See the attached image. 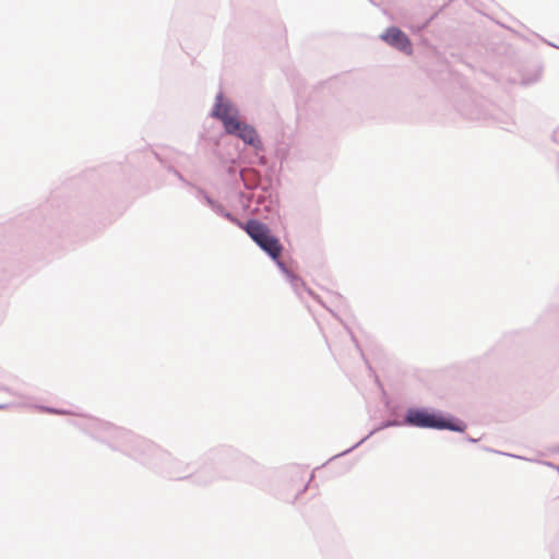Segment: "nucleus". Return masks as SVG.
<instances>
[{
  "label": "nucleus",
  "instance_id": "20e7f679",
  "mask_svg": "<svg viewBox=\"0 0 559 559\" xmlns=\"http://www.w3.org/2000/svg\"><path fill=\"white\" fill-rule=\"evenodd\" d=\"M212 116L219 119L225 128V131L229 133L240 122L238 111L228 102L224 100L222 94L216 96L215 106L212 111Z\"/></svg>",
  "mask_w": 559,
  "mask_h": 559
},
{
  "label": "nucleus",
  "instance_id": "f03ea898",
  "mask_svg": "<svg viewBox=\"0 0 559 559\" xmlns=\"http://www.w3.org/2000/svg\"><path fill=\"white\" fill-rule=\"evenodd\" d=\"M246 231L272 259L276 260L280 258L283 249L282 245L271 234L266 225L257 221H249L246 224Z\"/></svg>",
  "mask_w": 559,
  "mask_h": 559
},
{
  "label": "nucleus",
  "instance_id": "f257e3e1",
  "mask_svg": "<svg viewBox=\"0 0 559 559\" xmlns=\"http://www.w3.org/2000/svg\"><path fill=\"white\" fill-rule=\"evenodd\" d=\"M405 423L409 426L432 429H449L453 431H464L466 426L462 421L453 423L441 414L428 412L426 409H408Z\"/></svg>",
  "mask_w": 559,
  "mask_h": 559
},
{
  "label": "nucleus",
  "instance_id": "7ed1b4c3",
  "mask_svg": "<svg viewBox=\"0 0 559 559\" xmlns=\"http://www.w3.org/2000/svg\"><path fill=\"white\" fill-rule=\"evenodd\" d=\"M212 116L219 119L225 128V131L229 133L240 122L238 111L228 102L224 100L222 94L216 96L215 106L212 111Z\"/></svg>",
  "mask_w": 559,
  "mask_h": 559
},
{
  "label": "nucleus",
  "instance_id": "0eeeda50",
  "mask_svg": "<svg viewBox=\"0 0 559 559\" xmlns=\"http://www.w3.org/2000/svg\"><path fill=\"white\" fill-rule=\"evenodd\" d=\"M228 134H234L238 136L246 144H249L255 148H259L261 146V140L255 129L242 121H240L238 126L235 129H233Z\"/></svg>",
  "mask_w": 559,
  "mask_h": 559
},
{
  "label": "nucleus",
  "instance_id": "39448f33",
  "mask_svg": "<svg viewBox=\"0 0 559 559\" xmlns=\"http://www.w3.org/2000/svg\"><path fill=\"white\" fill-rule=\"evenodd\" d=\"M212 116L219 119L225 128V131L229 133L240 122L238 111L228 102L224 100L222 94L216 96L215 106L212 111Z\"/></svg>",
  "mask_w": 559,
  "mask_h": 559
},
{
  "label": "nucleus",
  "instance_id": "423d86ee",
  "mask_svg": "<svg viewBox=\"0 0 559 559\" xmlns=\"http://www.w3.org/2000/svg\"><path fill=\"white\" fill-rule=\"evenodd\" d=\"M384 41L389 45L395 47L396 49L411 55L412 53V43L409 38L403 33L401 29L396 27H390L382 35Z\"/></svg>",
  "mask_w": 559,
  "mask_h": 559
}]
</instances>
